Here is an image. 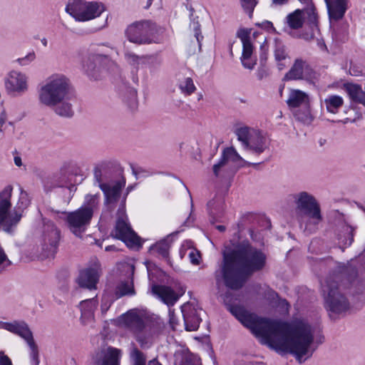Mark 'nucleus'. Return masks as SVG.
Wrapping results in <instances>:
<instances>
[{"mask_svg": "<svg viewBox=\"0 0 365 365\" xmlns=\"http://www.w3.org/2000/svg\"><path fill=\"white\" fill-rule=\"evenodd\" d=\"M65 10L76 21L84 22L99 17L105 11L106 6L95 1L69 0Z\"/></svg>", "mask_w": 365, "mask_h": 365, "instance_id": "nucleus-7", "label": "nucleus"}, {"mask_svg": "<svg viewBox=\"0 0 365 365\" xmlns=\"http://www.w3.org/2000/svg\"><path fill=\"white\" fill-rule=\"evenodd\" d=\"M152 294L169 307L174 305L180 297L172 288L163 285H153Z\"/></svg>", "mask_w": 365, "mask_h": 365, "instance_id": "nucleus-25", "label": "nucleus"}, {"mask_svg": "<svg viewBox=\"0 0 365 365\" xmlns=\"http://www.w3.org/2000/svg\"><path fill=\"white\" fill-rule=\"evenodd\" d=\"M178 86L181 93L185 96H190L196 90V87L190 77H179L178 80Z\"/></svg>", "mask_w": 365, "mask_h": 365, "instance_id": "nucleus-37", "label": "nucleus"}, {"mask_svg": "<svg viewBox=\"0 0 365 365\" xmlns=\"http://www.w3.org/2000/svg\"><path fill=\"white\" fill-rule=\"evenodd\" d=\"M344 89L352 101L365 106V93L360 86L346 83L344 84Z\"/></svg>", "mask_w": 365, "mask_h": 365, "instance_id": "nucleus-29", "label": "nucleus"}, {"mask_svg": "<svg viewBox=\"0 0 365 365\" xmlns=\"http://www.w3.org/2000/svg\"><path fill=\"white\" fill-rule=\"evenodd\" d=\"M324 104L328 112L336 113L343 106L344 100L339 96L331 95L324 99Z\"/></svg>", "mask_w": 365, "mask_h": 365, "instance_id": "nucleus-36", "label": "nucleus"}, {"mask_svg": "<svg viewBox=\"0 0 365 365\" xmlns=\"http://www.w3.org/2000/svg\"><path fill=\"white\" fill-rule=\"evenodd\" d=\"M98 280V272L95 269L88 268L82 270L78 277V284L80 287L90 290L96 289Z\"/></svg>", "mask_w": 365, "mask_h": 365, "instance_id": "nucleus-26", "label": "nucleus"}, {"mask_svg": "<svg viewBox=\"0 0 365 365\" xmlns=\"http://www.w3.org/2000/svg\"><path fill=\"white\" fill-rule=\"evenodd\" d=\"M190 27L193 30L194 36L196 38V44H194L193 48H190L188 52L190 54H195L197 51L200 52L201 50V41L203 39V36L201 34L200 25L195 19L192 20Z\"/></svg>", "mask_w": 365, "mask_h": 365, "instance_id": "nucleus-35", "label": "nucleus"}, {"mask_svg": "<svg viewBox=\"0 0 365 365\" xmlns=\"http://www.w3.org/2000/svg\"><path fill=\"white\" fill-rule=\"evenodd\" d=\"M69 100H64L59 102L57 106H53L56 114L63 117H71L73 115L72 105L68 102Z\"/></svg>", "mask_w": 365, "mask_h": 365, "instance_id": "nucleus-40", "label": "nucleus"}, {"mask_svg": "<svg viewBox=\"0 0 365 365\" xmlns=\"http://www.w3.org/2000/svg\"><path fill=\"white\" fill-rule=\"evenodd\" d=\"M286 102L289 108H297L302 106H307L309 105V98L308 94L302 91L291 89Z\"/></svg>", "mask_w": 365, "mask_h": 365, "instance_id": "nucleus-27", "label": "nucleus"}, {"mask_svg": "<svg viewBox=\"0 0 365 365\" xmlns=\"http://www.w3.org/2000/svg\"><path fill=\"white\" fill-rule=\"evenodd\" d=\"M81 172L82 170L78 163L73 160L64 162L60 170L61 175L68 180L71 176L80 175Z\"/></svg>", "mask_w": 365, "mask_h": 365, "instance_id": "nucleus-31", "label": "nucleus"}, {"mask_svg": "<svg viewBox=\"0 0 365 365\" xmlns=\"http://www.w3.org/2000/svg\"><path fill=\"white\" fill-rule=\"evenodd\" d=\"M210 212V221L212 224L220 222L224 212V204L221 200H212L207 203Z\"/></svg>", "mask_w": 365, "mask_h": 365, "instance_id": "nucleus-30", "label": "nucleus"}, {"mask_svg": "<svg viewBox=\"0 0 365 365\" xmlns=\"http://www.w3.org/2000/svg\"><path fill=\"white\" fill-rule=\"evenodd\" d=\"M99 201L100 194L86 195L85 197L84 204L80 208L84 211L89 212L91 213V216L93 217L94 212L98 209Z\"/></svg>", "mask_w": 365, "mask_h": 365, "instance_id": "nucleus-33", "label": "nucleus"}, {"mask_svg": "<svg viewBox=\"0 0 365 365\" xmlns=\"http://www.w3.org/2000/svg\"><path fill=\"white\" fill-rule=\"evenodd\" d=\"M128 60L132 61L133 63H137L140 58L135 54H128Z\"/></svg>", "mask_w": 365, "mask_h": 365, "instance_id": "nucleus-60", "label": "nucleus"}, {"mask_svg": "<svg viewBox=\"0 0 365 365\" xmlns=\"http://www.w3.org/2000/svg\"><path fill=\"white\" fill-rule=\"evenodd\" d=\"M170 235L166 238L156 242L150 247V252L154 255H158L163 258H167L169 255V248L170 242H168Z\"/></svg>", "mask_w": 365, "mask_h": 365, "instance_id": "nucleus-34", "label": "nucleus"}, {"mask_svg": "<svg viewBox=\"0 0 365 365\" xmlns=\"http://www.w3.org/2000/svg\"><path fill=\"white\" fill-rule=\"evenodd\" d=\"M312 69L307 63L302 58H296L289 71L284 75V81L306 79L310 76Z\"/></svg>", "mask_w": 365, "mask_h": 365, "instance_id": "nucleus-21", "label": "nucleus"}, {"mask_svg": "<svg viewBox=\"0 0 365 365\" xmlns=\"http://www.w3.org/2000/svg\"><path fill=\"white\" fill-rule=\"evenodd\" d=\"M113 64V62L106 55L91 53L84 61L83 68L91 78L98 80Z\"/></svg>", "mask_w": 365, "mask_h": 365, "instance_id": "nucleus-11", "label": "nucleus"}, {"mask_svg": "<svg viewBox=\"0 0 365 365\" xmlns=\"http://www.w3.org/2000/svg\"><path fill=\"white\" fill-rule=\"evenodd\" d=\"M121 355L120 349L108 347L96 354L93 365H120Z\"/></svg>", "mask_w": 365, "mask_h": 365, "instance_id": "nucleus-23", "label": "nucleus"}, {"mask_svg": "<svg viewBox=\"0 0 365 365\" xmlns=\"http://www.w3.org/2000/svg\"><path fill=\"white\" fill-rule=\"evenodd\" d=\"M257 130L252 129L247 126L238 128L235 130V133L237 136V140L241 142L243 148H245L249 143L252 134Z\"/></svg>", "mask_w": 365, "mask_h": 365, "instance_id": "nucleus-38", "label": "nucleus"}, {"mask_svg": "<svg viewBox=\"0 0 365 365\" xmlns=\"http://www.w3.org/2000/svg\"><path fill=\"white\" fill-rule=\"evenodd\" d=\"M184 324L187 331H195L199 327L201 319L197 309L190 303H185L181 307Z\"/></svg>", "mask_w": 365, "mask_h": 365, "instance_id": "nucleus-22", "label": "nucleus"}, {"mask_svg": "<svg viewBox=\"0 0 365 365\" xmlns=\"http://www.w3.org/2000/svg\"><path fill=\"white\" fill-rule=\"evenodd\" d=\"M115 296L120 298L125 295H133L135 294L133 279L120 283L115 289Z\"/></svg>", "mask_w": 365, "mask_h": 365, "instance_id": "nucleus-39", "label": "nucleus"}, {"mask_svg": "<svg viewBox=\"0 0 365 365\" xmlns=\"http://www.w3.org/2000/svg\"><path fill=\"white\" fill-rule=\"evenodd\" d=\"M130 167L132 170V173L135 175L136 179H138L140 178L148 177L151 175V173L149 171L145 170L142 167L135 166L133 165H131Z\"/></svg>", "mask_w": 365, "mask_h": 365, "instance_id": "nucleus-46", "label": "nucleus"}, {"mask_svg": "<svg viewBox=\"0 0 365 365\" xmlns=\"http://www.w3.org/2000/svg\"><path fill=\"white\" fill-rule=\"evenodd\" d=\"M257 75L258 79L259 80H262L264 78H266L267 76H268V73L264 68H261V69H259L257 71Z\"/></svg>", "mask_w": 365, "mask_h": 365, "instance_id": "nucleus-58", "label": "nucleus"}, {"mask_svg": "<svg viewBox=\"0 0 365 365\" xmlns=\"http://www.w3.org/2000/svg\"><path fill=\"white\" fill-rule=\"evenodd\" d=\"M71 85L70 80L60 73L49 76L38 91L41 104L53 107L64 100H71Z\"/></svg>", "mask_w": 365, "mask_h": 365, "instance_id": "nucleus-5", "label": "nucleus"}, {"mask_svg": "<svg viewBox=\"0 0 365 365\" xmlns=\"http://www.w3.org/2000/svg\"><path fill=\"white\" fill-rule=\"evenodd\" d=\"M11 264V261L7 257V255L0 245V273H1L6 267Z\"/></svg>", "mask_w": 365, "mask_h": 365, "instance_id": "nucleus-47", "label": "nucleus"}, {"mask_svg": "<svg viewBox=\"0 0 365 365\" xmlns=\"http://www.w3.org/2000/svg\"><path fill=\"white\" fill-rule=\"evenodd\" d=\"M272 50L277 68L282 71L287 67L290 63L291 57L284 42L278 38H274Z\"/></svg>", "mask_w": 365, "mask_h": 365, "instance_id": "nucleus-18", "label": "nucleus"}, {"mask_svg": "<svg viewBox=\"0 0 365 365\" xmlns=\"http://www.w3.org/2000/svg\"><path fill=\"white\" fill-rule=\"evenodd\" d=\"M180 365H202L200 359L193 356H186Z\"/></svg>", "mask_w": 365, "mask_h": 365, "instance_id": "nucleus-50", "label": "nucleus"}, {"mask_svg": "<svg viewBox=\"0 0 365 365\" xmlns=\"http://www.w3.org/2000/svg\"><path fill=\"white\" fill-rule=\"evenodd\" d=\"M155 23L150 21H142L129 26L126 30V35L131 42L143 44L156 43L155 35L160 31Z\"/></svg>", "mask_w": 365, "mask_h": 365, "instance_id": "nucleus-10", "label": "nucleus"}, {"mask_svg": "<svg viewBox=\"0 0 365 365\" xmlns=\"http://www.w3.org/2000/svg\"><path fill=\"white\" fill-rule=\"evenodd\" d=\"M125 182L117 181L114 185H101V190L105 196V204L110 210H113L115 204L121 197L123 187Z\"/></svg>", "mask_w": 365, "mask_h": 365, "instance_id": "nucleus-19", "label": "nucleus"}, {"mask_svg": "<svg viewBox=\"0 0 365 365\" xmlns=\"http://www.w3.org/2000/svg\"><path fill=\"white\" fill-rule=\"evenodd\" d=\"M288 0H272V3L274 5H283L287 3Z\"/></svg>", "mask_w": 365, "mask_h": 365, "instance_id": "nucleus-62", "label": "nucleus"}, {"mask_svg": "<svg viewBox=\"0 0 365 365\" xmlns=\"http://www.w3.org/2000/svg\"><path fill=\"white\" fill-rule=\"evenodd\" d=\"M14 160L16 166L21 167L22 165V161L20 156H15Z\"/></svg>", "mask_w": 365, "mask_h": 365, "instance_id": "nucleus-61", "label": "nucleus"}, {"mask_svg": "<svg viewBox=\"0 0 365 365\" xmlns=\"http://www.w3.org/2000/svg\"><path fill=\"white\" fill-rule=\"evenodd\" d=\"M354 229L350 225L343 224L338 235L339 240L344 243V245H350L353 241Z\"/></svg>", "mask_w": 365, "mask_h": 365, "instance_id": "nucleus-41", "label": "nucleus"}, {"mask_svg": "<svg viewBox=\"0 0 365 365\" xmlns=\"http://www.w3.org/2000/svg\"><path fill=\"white\" fill-rule=\"evenodd\" d=\"M81 306L86 307H89V310L81 312V321L83 325H88L93 322L94 320V311L98 306V301L93 297L91 299L83 300L81 302Z\"/></svg>", "mask_w": 365, "mask_h": 365, "instance_id": "nucleus-28", "label": "nucleus"}, {"mask_svg": "<svg viewBox=\"0 0 365 365\" xmlns=\"http://www.w3.org/2000/svg\"><path fill=\"white\" fill-rule=\"evenodd\" d=\"M128 101L132 107H135L137 103V91L133 88H128Z\"/></svg>", "mask_w": 365, "mask_h": 365, "instance_id": "nucleus-49", "label": "nucleus"}, {"mask_svg": "<svg viewBox=\"0 0 365 365\" xmlns=\"http://www.w3.org/2000/svg\"><path fill=\"white\" fill-rule=\"evenodd\" d=\"M250 155L259 156L269 150V144L267 138L259 132L252 134L247 145L244 148Z\"/></svg>", "mask_w": 365, "mask_h": 365, "instance_id": "nucleus-24", "label": "nucleus"}, {"mask_svg": "<svg viewBox=\"0 0 365 365\" xmlns=\"http://www.w3.org/2000/svg\"><path fill=\"white\" fill-rule=\"evenodd\" d=\"M132 365H146V356L136 347H134L130 352Z\"/></svg>", "mask_w": 365, "mask_h": 365, "instance_id": "nucleus-43", "label": "nucleus"}, {"mask_svg": "<svg viewBox=\"0 0 365 365\" xmlns=\"http://www.w3.org/2000/svg\"><path fill=\"white\" fill-rule=\"evenodd\" d=\"M13 187L11 185L6 186L0 192V230L11 233L21 218V214L11 211V197Z\"/></svg>", "mask_w": 365, "mask_h": 365, "instance_id": "nucleus-8", "label": "nucleus"}, {"mask_svg": "<svg viewBox=\"0 0 365 365\" xmlns=\"http://www.w3.org/2000/svg\"><path fill=\"white\" fill-rule=\"evenodd\" d=\"M279 306L285 312H288L290 307L288 302L284 299L279 300Z\"/></svg>", "mask_w": 365, "mask_h": 365, "instance_id": "nucleus-57", "label": "nucleus"}, {"mask_svg": "<svg viewBox=\"0 0 365 365\" xmlns=\"http://www.w3.org/2000/svg\"><path fill=\"white\" fill-rule=\"evenodd\" d=\"M229 160H231L234 163H237L238 161L240 162L239 167H242L244 165L248 166H255L257 165H259L264 163L266 159L262 160H256L255 162H248L245 160L236 151V150L233 147L226 148L223 150L222 157L220 161L213 165L212 170L214 175L216 177H219L220 175V171L224 170L225 167L227 165Z\"/></svg>", "mask_w": 365, "mask_h": 365, "instance_id": "nucleus-15", "label": "nucleus"}, {"mask_svg": "<svg viewBox=\"0 0 365 365\" xmlns=\"http://www.w3.org/2000/svg\"><path fill=\"white\" fill-rule=\"evenodd\" d=\"M297 208L307 217L305 222V230L315 232L322 221L321 209L313 195L307 192H300L294 196Z\"/></svg>", "mask_w": 365, "mask_h": 365, "instance_id": "nucleus-6", "label": "nucleus"}, {"mask_svg": "<svg viewBox=\"0 0 365 365\" xmlns=\"http://www.w3.org/2000/svg\"><path fill=\"white\" fill-rule=\"evenodd\" d=\"M237 36L241 39L242 44L251 43L250 32L247 30L244 29H240L237 33Z\"/></svg>", "mask_w": 365, "mask_h": 365, "instance_id": "nucleus-51", "label": "nucleus"}, {"mask_svg": "<svg viewBox=\"0 0 365 365\" xmlns=\"http://www.w3.org/2000/svg\"><path fill=\"white\" fill-rule=\"evenodd\" d=\"M5 88L9 94L21 95L28 90L27 77L21 72L12 71L5 81Z\"/></svg>", "mask_w": 365, "mask_h": 365, "instance_id": "nucleus-17", "label": "nucleus"}, {"mask_svg": "<svg viewBox=\"0 0 365 365\" xmlns=\"http://www.w3.org/2000/svg\"><path fill=\"white\" fill-rule=\"evenodd\" d=\"M232 314L264 344L277 350L293 354L302 362V357H310L314 349V330L305 320L297 319L291 323L259 317L239 307L231 308Z\"/></svg>", "mask_w": 365, "mask_h": 365, "instance_id": "nucleus-1", "label": "nucleus"}, {"mask_svg": "<svg viewBox=\"0 0 365 365\" xmlns=\"http://www.w3.org/2000/svg\"><path fill=\"white\" fill-rule=\"evenodd\" d=\"M331 26L342 19L347 9L348 0H324Z\"/></svg>", "mask_w": 365, "mask_h": 365, "instance_id": "nucleus-20", "label": "nucleus"}, {"mask_svg": "<svg viewBox=\"0 0 365 365\" xmlns=\"http://www.w3.org/2000/svg\"><path fill=\"white\" fill-rule=\"evenodd\" d=\"M357 277V270L351 264L344 266L339 274L329 276L322 287L326 309L334 314H341L349 308V303L342 292L344 277L351 282Z\"/></svg>", "mask_w": 365, "mask_h": 365, "instance_id": "nucleus-3", "label": "nucleus"}, {"mask_svg": "<svg viewBox=\"0 0 365 365\" xmlns=\"http://www.w3.org/2000/svg\"><path fill=\"white\" fill-rule=\"evenodd\" d=\"M0 329H6L24 339L31 350L30 356L32 365H38V348L26 322L18 320L11 322H0Z\"/></svg>", "mask_w": 365, "mask_h": 365, "instance_id": "nucleus-9", "label": "nucleus"}, {"mask_svg": "<svg viewBox=\"0 0 365 365\" xmlns=\"http://www.w3.org/2000/svg\"><path fill=\"white\" fill-rule=\"evenodd\" d=\"M189 258L193 264H198L200 263V255L198 252L191 251L189 253Z\"/></svg>", "mask_w": 365, "mask_h": 365, "instance_id": "nucleus-53", "label": "nucleus"}, {"mask_svg": "<svg viewBox=\"0 0 365 365\" xmlns=\"http://www.w3.org/2000/svg\"><path fill=\"white\" fill-rule=\"evenodd\" d=\"M30 203V200L26 192L21 190L19 201L14 207L15 212H19L22 215L24 209H26Z\"/></svg>", "mask_w": 365, "mask_h": 365, "instance_id": "nucleus-44", "label": "nucleus"}, {"mask_svg": "<svg viewBox=\"0 0 365 365\" xmlns=\"http://www.w3.org/2000/svg\"><path fill=\"white\" fill-rule=\"evenodd\" d=\"M125 197L121 201L120 207L117 212V221L114 230V235L116 238L123 241H129L135 245H140V238L131 229L127 222V217L125 212Z\"/></svg>", "mask_w": 365, "mask_h": 365, "instance_id": "nucleus-12", "label": "nucleus"}, {"mask_svg": "<svg viewBox=\"0 0 365 365\" xmlns=\"http://www.w3.org/2000/svg\"><path fill=\"white\" fill-rule=\"evenodd\" d=\"M262 24L264 25V28H266V29H274L273 24L270 21H267L262 23Z\"/></svg>", "mask_w": 365, "mask_h": 365, "instance_id": "nucleus-63", "label": "nucleus"}, {"mask_svg": "<svg viewBox=\"0 0 365 365\" xmlns=\"http://www.w3.org/2000/svg\"><path fill=\"white\" fill-rule=\"evenodd\" d=\"M118 324L130 332L142 348L148 347L160 330L158 323L138 309L121 314L118 318Z\"/></svg>", "mask_w": 365, "mask_h": 365, "instance_id": "nucleus-4", "label": "nucleus"}, {"mask_svg": "<svg viewBox=\"0 0 365 365\" xmlns=\"http://www.w3.org/2000/svg\"><path fill=\"white\" fill-rule=\"evenodd\" d=\"M6 114L4 111L0 115V131L1 132L2 131V127L4 125V123H6Z\"/></svg>", "mask_w": 365, "mask_h": 365, "instance_id": "nucleus-59", "label": "nucleus"}, {"mask_svg": "<svg viewBox=\"0 0 365 365\" xmlns=\"http://www.w3.org/2000/svg\"><path fill=\"white\" fill-rule=\"evenodd\" d=\"M110 163L102 162L94 168L93 175L94 180L98 183V187L101 188V185H108V183L103 182V175L106 170L108 168Z\"/></svg>", "mask_w": 365, "mask_h": 365, "instance_id": "nucleus-42", "label": "nucleus"}, {"mask_svg": "<svg viewBox=\"0 0 365 365\" xmlns=\"http://www.w3.org/2000/svg\"><path fill=\"white\" fill-rule=\"evenodd\" d=\"M253 46L251 43L242 44L241 61L243 66L252 69L256 64V59L252 58Z\"/></svg>", "mask_w": 365, "mask_h": 365, "instance_id": "nucleus-32", "label": "nucleus"}, {"mask_svg": "<svg viewBox=\"0 0 365 365\" xmlns=\"http://www.w3.org/2000/svg\"><path fill=\"white\" fill-rule=\"evenodd\" d=\"M0 365H12L11 359L2 352H0Z\"/></svg>", "mask_w": 365, "mask_h": 365, "instance_id": "nucleus-54", "label": "nucleus"}, {"mask_svg": "<svg viewBox=\"0 0 365 365\" xmlns=\"http://www.w3.org/2000/svg\"><path fill=\"white\" fill-rule=\"evenodd\" d=\"M169 316H170V324L173 329H175V327L177 325V322L175 320V317L174 314V311L169 309Z\"/></svg>", "mask_w": 365, "mask_h": 365, "instance_id": "nucleus-56", "label": "nucleus"}, {"mask_svg": "<svg viewBox=\"0 0 365 365\" xmlns=\"http://www.w3.org/2000/svg\"><path fill=\"white\" fill-rule=\"evenodd\" d=\"M190 204H191L190 205V212L189 216L187 217V219L185 220V221L183 223V225L185 226H190L193 222V220H194L193 218H192V217H191L193 204H192V197L190 195Z\"/></svg>", "mask_w": 365, "mask_h": 365, "instance_id": "nucleus-55", "label": "nucleus"}, {"mask_svg": "<svg viewBox=\"0 0 365 365\" xmlns=\"http://www.w3.org/2000/svg\"><path fill=\"white\" fill-rule=\"evenodd\" d=\"M294 116L299 121L303 122L304 123H309L311 121L310 113L307 109L303 113L296 112L294 113Z\"/></svg>", "mask_w": 365, "mask_h": 365, "instance_id": "nucleus-52", "label": "nucleus"}, {"mask_svg": "<svg viewBox=\"0 0 365 365\" xmlns=\"http://www.w3.org/2000/svg\"><path fill=\"white\" fill-rule=\"evenodd\" d=\"M148 365H161V364L158 361V360L153 359L149 361Z\"/></svg>", "mask_w": 365, "mask_h": 365, "instance_id": "nucleus-64", "label": "nucleus"}, {"mask_svg": "<svg viewBox=\"0 0 365 365\" xmlns=\"http://www.w3.org/2000/svg\"><path fill=\"white\" fill-rule=\"evenodd\" d=\"M267 256L260 249L243 241L228 253H224L220 269L215 272L217 282L224 280L232 289H240L255 272L264 269Z\"/></svg>", "mask_w": 365, "mask_h": 365, "instance_id": "nucleus-2", "label": "nucleus"}, {"mask_svg": "<svg viewBox=\"0 0 365 365\" xmlns=\"http://www.w3.org/2000/svg\"><path fill=\"white\" fill-rule=\"evenodd\" d=\"M242 8L244 11L248 14L250 18L252 17V14L255 6L258 4L257 0H240Z\"/></svg>", "mask_w": 365, "mask_h": 365, "instance_id": "nucleus-45", "label": "nucleus"}, {"mask_svg": "<svg viewBox=\"0 0 365 365\" xmlns=\"http://www.w3.org/2000/svg\"><path fill=\"white\" fill-rule=\"evenodd\" d=\"M36 59V53L34 51L29 53L26 56L19 58L16 60L20 66H27Z\"/></svg>", "mask_w": 365, "mask_h": 365, "instance_id": "nucleus-48", "label": "nucleus"}, {"mask_svg": "<svg viewBox=\"0 0 365 365\" xmlns=\"http://www.w3.org/2000/svg\"><path fill=\"white\" fill-rule=\"evenodd\" d=\"M91 213L80 207L75 211L69 212L66 215V224L71 233L78 237H82L92 220Z\"/></svg>", "mask_w": 365, "mask_h": 365, "instance_id": "nucleus-13", "label": "nucleus"}, {"mask_svg": "<svg viewBox=\"0 0 365 365\" xmlns=\"http://www.w3.org/2000/svg\"><path fill=\"white\" fill-rule=\"evenodd\" d=\"M59 240L60 232L56 225L51 221L46 222L43 228L41 246L48 257L56 253Z\"/></svg>", "mask_w": 365, "mask_h": 365, "instance_id": "nucleus-16", "label": "nucleus"}, {"mask_svg": "<svg viewBox=\"0 0 365 365\" xmlns=\"http://www.w3.org/2000/svg\"><path fill=\"white\" fill-rule=\"evenodd\" d=\"M307 18L311 27L317 26L318 15L314 5L302 9H297L286 17V24L289 29L297 30L302 27Z\"/></svg>", "mask_w": 365, "mask_h": 365, "instance_id": "nucleus-14", "label": "nucleus"}]
</instances>
